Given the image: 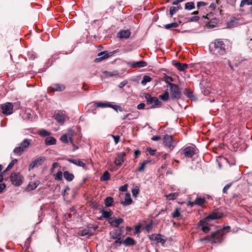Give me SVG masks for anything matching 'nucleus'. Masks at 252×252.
<instances>
[{
    "instance_id": "46",
    "label": "nucleus",
    "mask_w": 252,
    "mask_h": 252,
    "mask_svg": "<svg viewBox=\"0 0 252 252\" xmlns=\"http://www.w3.org/2000/svg\"><path fill=\"white\" fill-rule=\"evenodd\" d=\"M252 0H242L240 3V7H243L245 5H252Z\"/></svg>"
},
{
    "instance_id": "45",
    "label": "nucleus",
    "mask_w": 252,
    "mask_h": 252,
    "mask_svg": "<svg viewBox=\"0 0 252 252\" xmlns=\"http://www.w3.org/2000/svg\"><path fill=\"white\" fill-rule=\"evenodd\" d=\"M110 108H113L114 110H115L117 112H118V111H120V112L123 111V108L121 106H119V105H114V104H112L111 103Z\"/></svg>"
},
{
    "instance_id": "6",
    "label": "nucleus",
    "mask_w": 252,
    "mask_h": 252,
    "mask_svg": "<svg viewBox=\"0 0 252 252\" xmlns=\"http://www.w3.org/2000/svg\"><path fill=\"white\" fill-rule=\"evenodd\" d=\"M168 86L170 87L171 95L172 98H178L180 96V92L179 91L178 86L173 83L167 82Z\"/></svg>"
},
{
    "instance_id": "9",
    "label": "nucleus",
    "mask_w": 252,
    "mask_h": 252,
    "mask_svg": "<svg viewBox=\"0 0 252 252\" xmlns=\"http://www.w3.org/2000/svg\"><path fill=\"white\" fill-rule=\"evenodd\" d=\"M223 232L217 231L211 234L212 243H220L222 240Z\"/></svg>"
},
{
    "instance_id": "14",
    "label": "nucleus",
    "mask_w": 252,
    "mask_h": 252,
    "mask_svg": "<svg viewBox=\"0 0 252 252\" xmlns=\"http://www.w3.org/2000/svg\"><path fill=\"white\" fill-rule=\"evenodd\" d=\"M124 221V220L122 218H118V219H112L111 218L109 220V223L110 225L113 227H117L120 224L123 223Z\"/></svg>"
},
{
    "instance_id": "4",
    "label": "nucleus",
    "mask_w": 252,
    "mask_h": 252,
    "mask_svg": "<svg viewBox=\"0 0 252 252\" xmlns=\"http://www.w3.org/2000/svg\"><path fill=\"white\" fill-rule=\"evenodd\" d=\"M145 97L147 101V103L151 105L152 108L160 107L162 104L160 101L156 96H152L150 94H147Z\"/></svg>"
},
{
    "instance_id": "62",
    "label": "nucleus",
    "mask_w": 252,
    "mask_h": 252,
    "mask_svg": "<svg viewBox=\"0 0 252 252\" xmlns=\"http://www.w3.org/2000/svg\"><path fill=\"white\" fill-rule=\"evenodd\" d=\"M207 4L203 1H199L197 3V6L199 8L201 6L206 5Z\"/></svg>"
},
{
    "instance_id": "23",
    "label": "nucleus",
    "mask_w": 252,
    "mask_h": 252,
    "mask_svg": "<svg viewBox=\"0 0 252 252\" xmlns=\"http://www.w3.org/2000/svg\"><path fill=\"white\" fill-rule=\"evenodd\" d=\"M139 116V113L138 111L133 112L131 113L127 114L125 115L123 120L127 119L129 120L137 119Z\"/></svg>"
},
{
    "instance_id": "54",
    "label": "nucleus",
    "mask_w": 252,
    "mask_h": 252,
    "mask_svg": "<svg viewBox=\"0 0 252 252\" xmlns=\"http://www.w3.org/2000/svg\"><path fill=\"white\" fill-rule=\"evenodd\" d=\"M2 165L1 164H0V182H2L3 179V174L5 172H2Z\"/></svg>"
},
{
    "instance_id": "50",
    "label": "nucleus",
    "mask_w": 252,
    "mask_h": 252,
    "mask_svg": "<svg viewBox=\"0 0 252 252\" xmlns=\"http://www.w3.org/2000/svg\"><path fill=\"white\" fill-rule=\"evenodd\" d=\"M208 220H206V218L204 220H200L198 222V225L202 226H205V225L207 224V221H208Z\"/></svg>"
},
{
    "instance_id": "11",
    "label": "nucleus",
    "mask_w": 252,
    "mask_h": 252,
    "mask_svg": "<svg viewBox=\"0 0 252 252\" xmlns=\"http://www.w3.org/2000/svg\"><path fill=\"white\" fill-rule=\"evenodd\" d=\"M46 158L44 157H40L34 159L29 165V169H33L36 166L42 165L45 161Z\"/></svg>"
},
{
    "instance_id": "17",
    "label": "nucleus",
    "mask_w": 252,
    "mask_h": 252,
    "mask_svg": "<svg viewBox=\"0 0 252 252\" xmlns=\"http://www.w3.org/2000/svg\"><path fill=\"white\" fill-rule=\"evenodd\" d=\"M132 203V200L131 198L130 193H126L125 195V200L121 202V203L124 206H126L131 204Z\"/></svg>"
},
{
    "instance_id": "7",
    "label": "nucleus",
    "mask_w": 252,
    "mask_h": 252,
    "mask_svg": "<svg viewBox=\"0 0 252 252\" xmlns=\"http://www.w3.org/2000/svg\"><path fill=\"white\" fill-rule=\"evenodd\" d=\"M1 109L2 113L4 115H10L13 112V105L12 103L6 102L1 105Z\"/></svg>"
},
{
    "instance_id": "38",
    "label": "nucleus",
    "mask_w": 252,
    "mask_h": 252,
    "mask_svg": "<svg viewBox=\"0 0 252 252\" xmlns=\"http://www.w3.org/2000/svg\"><path fill=\"white\" fill-rule=\"evenodd\" d=\"M38 134L42 137L48 136L50 135L49 132L44 129H41L38 131Z\"/></svg>"
},
{
    "instance_id": "39",
    "label": "nucleus",
    "mask_w": 252,
    "mask_h": 252,
    "mask_svg": "<svg viewBox=\"0 0 252 252\" xmlns=\"http://www.w3.org/2000/svg\"><path fill=\"white\" fill-rule=\"evenodd\" d=\"M195 5L193 2H188L185 4V8L187 10H191L194 8Z\"/></svg>"
},
{
    "instance_id": "34",
    "label": "nucleus",
    "mask_w": 252,
    "mask_h": 252,
    "mask_svg": "<svg viewBox=\"0 0 252 252\" xmlns=\"http://www.w3.org/2000/svg\"><path fill=\"white\" fill-rule=\"evenodd\" d=\"M179 196L178 192H174L168 194L166 195V197L168 200H174L177 198V197Z\"/></svg>"
},
{
    "instance_id": "18",
    "label": "nucleus",
    "mask_w": 252,
    "mask_h": 252,
    "mask_svg": "<svg viewBox=\"0 0 252 252\" xmlns=\"http://www.w3.org/2000/svg\"><path fill=\"white\" fill-rule=\"evenodd\" d=\"M151 240H155L158 243H161L164 244L165 242V240L162 238L160 234H153L150 237Z\"/></svg>"
},
{
    "instance_id": "44",
    "label": "nucleus",
    "mask_w": 252,
    "mask_h": 252,
    "mask_svg": "<svg viewBox=\"0 0 252 252\" xmlns=\"http://www.w3.org/2000/svg\"><path fill=\"white\" fill-rule=\"evenodd\" d=\"M180 208H176L175 210L172 213V217L173 218H176L180 217L181 216L180 213Z\"/></svg>"
},
{
    "instance_id": "64",
    "label": "nucleus",
    "mask_w": 252,
    "mask_h": 252,
    "mask_svg": "<svg viewBox=\"0 0 252 252\" xmlns=\"http://www.w3.org/2000/svg\"><path fill=\"white\" fill-rule=\"evenodd\" d=\"M6 185L5 184H0V193L2 192L3 190L5 189Z\"/></svg>"
},
{
    "instance_id": "16",
    "label": "nucleus",
    "mask_w": 252,
    "mask_h": 252,
    "mask_svg": "<svg viewBox=\"0 0 252 252\" xmlns=\"http://www.w3.org/2000/svg\"><path fill=\"white\" fill-rule=\"evenodd\" d=\"M222 217V214L220 213L213 212L206 217V220L209 221L210 220H217Z\"/></svg>"
},
{
    "instance_id": "22",
    "label": "nucleus",
    "mask_w": 252,
    "mask_h": 252,
    "mask_svg": "<svg viewBox=\"0 0 252 252\" xmlns=\"http://www.w3.org/2000/svg\"><path fill=\"white\" fill-rule=\"evenodd\" d=\"M131 34L129 30H122L118 33V37L120 38H128Z\"/></svg>"
},
{
    "instance_id": "40",
    "label": "nucleus",
    "mask_w": 252,
    "mask_h": 252,
    "mask_svg": "<svg viewBox=\"0 0 252 252\" xmlns=\"http://www.w3.org/2000/svg\"><path fill=\"white\" fill-rule=\"evenodd\" d=\"M55 180L61 181L63 179V173L61 171H59L56 174L54 175Z\"/></svg>"
},
{
    "instance_id": "57",
    "label": "nucleus",
    "mask_w": 252,
    "mask_h": 252,
    "mask_svg": "<svg viewBox=\"0 0 252 252\" xmlns=\"http://www.w3.org/2000/svg\"><path fill=\"white\" fill-rule=\"evenodd\" d=\"M127 184H125V185L124 186H122L121 187H120L119 188V190L121 191H126L127 189Z\"/></svg>"
},
{
    "instance_id": "1",
    "label": "nucleus",
    "mask_w": 252,
    "mask_h": 252,
    "mask_svg": "<svg viewBox=\"0 0 252 252\" xmlns=\"http://www.w3.org/2000/svg\"><path fill=\"white\" fill-rule=\"evenodd\" d=\"M232 46L227 39L218 38L214 39L209 44L210 53L217 58L224 56L231 50Z\"/></svg>"
},
{
    "instance_id": "63",
    "label": "nucleus",
    "mask_w": 252,
    "mask_h": 252,
    "mask_svg": "<svg viewBox=\"0 0 252 252\" xmlns=\"http://www.w3.org/2000/svg\"><path fill=\"white\" fill-rule=\"evenodd\" d=\"M145 106V104L144 103H140L137 105V108L139 110H141L144 109Z\"/></svg>"
},
{
    "instance_id": "27",
    "label": "nucleus",
    "mask_w": 252,
    "mask_h": 252,
    "mask_svg": "<svg viewBox=\"0 0 252 252\" xmlns=\"http://www.w3.org/2000/svg\"><path fill=\"white\" fill-rule=\"evenodd\" d=\"M174 65L179 71H184L188 68L187 63H181L180 62H176Z\"/></svg>"
},
{
    "instance_id": "59",
    "label": "nucleus",
    "mask_w": 252,
    "mask_h": 252,
    "mask_svg": "<svg viewBox=\"0 0 252 252\" xmlns=\"http://www.w3.org/2000/svg\"><path fill=\"white\" fill-rule=\"evenodd\" d=\"M140 229H141V225H136L135 227V234H138L140 232Z\"/></svg>"
},
{
    "instance_id": "60",
    "label": "nucleus",
    "mask_w": 252,
    "mask_h": 252,
    "mask_svg": "<svg viewBox=\"0 0 252 252\" xmlns=\"http://www.w3.org/2000/svg\"><path fill=\"white\" fill-rule=\"evenodd\" d=\"M202 230L204 232L208 233L210 230V228L209 226H205L202 227Z\"/></svg>"
},
{
    "instance_id": "5",
    "label": "nucleus",
    "mask_w": 252,
    "mask_h": 252,
    "mask_svg": "<svg viewBox=\"0 0 252 252\" xmlns=\"http://www.w3.org/2000/svg\"><path fill=\"white\" fill-rule=\"evenodd\" d=\"M10 179L13 185L19 186L22 184L24 177L22 174L19 172H13L10 175Z\"/></svg>"
},
{
    "instance_id": "28",
    "label": "nucleus",
    "mask_w": 252,
    "mask_h": 252,
    "mask_svg": "<svg viewBox=\"0 0 252 252\" xmlns=\"http://www.w3.org/2000/svg\"><path fill=\"white\" fill-rule=\"evenodd\" d=\"M111 103L110 102H95L94 106L95 107H110Z\"/></svg>"
},
{
    "instance_id": "37",
    "label": "nucleus",
    "mask_w": 252,
    "mask_h": 252,
    "mask_svg": "<svg viewBox=\"0 0 252 252\" xmlns=\"http://www.w3.org/2000/svg\"><path fill=\"white\" fill-rule=\"evenodd\" d=\"M17 162V160L16 159H13L8 165L6 169L3 171V172H6V171L10 170L11 168H12V167H13L14 164L15 163H16Z\"/></svg>"
},
{
    "instance_id": "55",
    "label": "nucleus",
    "mask_w": 252,
    "mask_h": 252,
    "mask_svg": "<svg viewBox=\"0 0 252 252\" xmlns=\"http://www.w3.org/2000/svg\"><path fill=\"white\" fill-rule=\"evenodd\" d=\"M147 151L149 152L150 155L154 156L155 155L156 150L155 149H152L151 148H147Z\"/></svg>"
},
{
    "instance_id": "3",
    "label": "nucleus",
    "mask_w": 252,
    "mask_h": 252,
    "mask_svg": "<svg viewBox=\"0 0 252 252\" xmlns=\"http://www.w3.org/2000/svg\"><path fill=\"white\" fill-rule=\"evenodd\" d=\"M180 153L186 158H191L197 153V149L194 146L192 145L182 148Z\"/></svg>"
},
{
    "instance_id": "12",
    "label": "nucleus",
    "mask_w": 252,
    "mask_h": 252,
    "mask_svg": "<svg viewBox=\"0 0 252 252\" xmlns=\"http://www.w3.org/2000/svg\"><path fill=\"white\" fill-rule=\"evenodd\" d=\"M125 157L126 153L125 152L118 153L114 161V163L116 165L120 166L124 162Z\"/></svg>"
},
{
    "instance_id": "21",
    "label": "nucleus",
    "mask_w": 252,
    "mask_h": 252,
    "mask_svg": "<svg viewBox=\"0 0 252 252\" xmlns=\"http://www.w3.org/2000/svg\"><path fill=\"white\" fill-rule=\"evenodd\" d=\"M54 117L55 119L60 123H63L66 118L65 115L63 112H59L55 114Z\"/></svg>"
},
{
    "instance_id": "20",
    "label": "nucleus",
    "mask_w": 252,
    "mask_h": 252,
    "mask_svg": "<svg viewBox=\"0 0 252 252\" xmlns=\"http://www.w3.org/2000/svg\"><path fill=\"white\" fill-rule=\"evenodd\" d=\"M147 63L144 61H140L139 62H133L130 63V65L132 67H143L147 66Z\"/></svg>"
},
{
    "instance_id": "48",
    "label": "nucleus",
    "mask_w": 252,
    "mask_h": 252,
    "mask_svg": "<svg viewBox=\"0 0 252 252\" xmlns=\"http://www.w3.org/2000/svg\"><path fill=\"white\" fill-rule=\"evenodd\" d=\"M199 19V17L196 15L188 18L189 22H196Z\"/></svg>"
},
{
    "instance_id": "13",
    "label": "nucleus",
    "mask_w": 252,
    "mask_h": 252,
    "mask_svg": "<svg viewBox=\"0 0 252 252\" xmlns=\"http://www.w3.org/2000/svg\"><path fill=\"white\" fill-rule=\"evenodd\" d=\"M67 161L72 163L78 166L82 167L83 168H86V165L85 163L81 160L80 159H67Z\"/></svg>"
},
{
    "instance_id": "2",
    "label": "nucleus",
    "mask_w": 252,
    "mask_h": 252,
    "mask_svg": "<svg viewBox=\"0 0 252 252\" xmlns=\"http://www.w3.org/2000/svg\"><path fill=\"white\" fill-rule=\"evenodd\" d=\"M31 141V139H25L19 144L18 146L14 148L13 150L14 154L17 156H20L22 155V154L25 152L29 147Z\"/></svg>"
},
{
    "instance_id": "26",
    "label": "nucleus",
    "mask_w": 252,
    "mask_h": 252,
    "mask_svg": "<svg viewBox=\"0 0 252 252\" xmlns=\"http://www.w3.org/2000/svg\"><path fill=\"white\" fill-rule=\"evenodd\" d=\"M151 162V160H144L142 163H140L139 167L137 169L136 171L139 172H142L145 170L146 166Z\"/></svg>"
},
{
    "instance_id": "24",
    "label": "nucleus",
    "mask_w": 252,
    "mask_h": 252,
    "mask_svg": "<svg viewBox=\"0 0 252 252\" xmlns=\"http://www.w3.org/2000/svg\"><path fill=\"white\" fill-rule=\"evenodd\" d=\"M63 177L68 182L72 181L74 178V176L73 174L70 173L68 171H65L63 173Z\"/></svg>"
},
{
    "instance_id": "31",
    "label": "nucleus",
    "mask_w": 252,
    "mask_h": 252,
    "mask_svg": "<svg viewBox=\"0 0 252 252\" xmlns=\"http://www.w3.org/2000/svg\"><path fill=\"white\" fill-rule=\"evenodd\" d=\"M121 233L118 230H114L110 232V237L112 239H116L120 237Z\"/></svg>"
},
{
    "instance_id": "42",
    "label": "nucleus",
    "mask_w": 252,
    "mask_h": 252,
    "mask_svg": "<svg viewBox=\"0 0 252 252\" xmlns=\"http://www.w3.org/2000/svg\"><path fill=\"white\" fill-rule=\"evenodd\" d=\"M159 97L164 101H167L169 98V93L167 91H166L163 94L159 96Z\"/></svg>"
},
{
    "instance_id": "19",
    "label": "nucleus",
    "mask_w": 252,
    "mask_h": 252,
    "mask_svg": "<svg viewBox=\"0 0 252 252\" xmlns=\"http://www.w3.org/2000/svg\"><path fill=\"white\" fill-rule=\"evenodd\" d=\"M110 55L105 51L101 52L98 54V58L95 59V62L96 63L99 62L102 60L108 58Z\"/></svg>"
},
{
    "instance_id": "51",
    "label": "nucleus",
    "mask_w": 252,
    "mask_h": 252,
    "mask_svg": "<svg viewBox=\"0 0 252 252\" xmlns=\"http://www.w3.org/2000/svg\"><path fill=\"white\" fill-rule=\"evenodd\" d=\"M122 243L123 239L121 237H119L116 239V240L115 241L114 245L116 246V247H118L120 246Z\"/></svg>"
},
{
    "instance_id": "35",
    "label": "nucleus",
    "mask_w": 252,
    "mask_h": 252,
    "mask_svg": "<svg viewBox=\"0 0 252 252\" xmlns=\"http://www.w3.org/2000/svg\"><path fill=\"white\" fill-rule=\"evenodd\" d=\"M152 80V78L148 75H144L143 79L141 81V84L143 85H146L147 83L151 82Z\"/></svg>"
},
{
    "instance_id": "53",
    "label": "nucleus",
    "mask_w": 252,
    "mask_h": 252,
    "mask_svg": "<svg viewBox=\"0 0 252 252\" xmlns=\"http://www.w3.org/2000/svg\"><path fill=\"white\" fill-rule=\"evenodd\" d=\"M111 136L114 139L115 144H117L120 141V136L119 135H114L112 134L111 135Z\"/></svg>"
},
{
    "instance_id": "33",
    "label": "nucleus",
    "mask_w": 252,
    "mask_h": 252,
    "mask_svg": "<svg viewBox=\"0 0 252 252\" xmlns=\"http://www.w3.org/2000/svg\"><path fill=\"white\" fill-rule=\"evenodd\" d=\"M110 178V174L108 171H105L100 177V180L101 181H108Z\"/></svg>"
},
{
    "instance_id": "8",
    "label": "nucleus",
    "mask_w": 252,
    "mask_h": 252,
    "mask_svg": "<svg viewBox=\"0 0 252 252\" xmlns=\"http://www.w3.org/2000/svg\"><path fill=\"white\" fill-rule=\"evenodd\" d=\"M163 144L164 145L169 148L171 150L175 146V142L173 141L172 136L169 135H165L163 138Z\"/></svg>"
},
{
    "instance_id": "58",
    "label": "nucleus",
    "mask_w": 252,
    "mask_h": 252,
    "mask_svg": "<svg viewBox=\"0 0 252 252\" xmlns=\"http://www.w3.org/2000/svg\"><path fill=\"white\" fill-rule=\"evenodd\" d=\"M199 242L206 241V242H212L211 236L210 237V238H208L207 237H205L204 238H200V239H199Z\"/></svg>"
},
{
    "instance_id": "43",
    "label": "nucleus",
    "mask_w": 252,
    "mask_h": 252,
    "mask_svg": "<svg viewBox=\"0 0 252 252\" xmlns=\"http://www.w3.org/2000/svg\"><path fill=\"white\" fill-rule=\"evenodd\" d=\"M80 235L82 236H86V235H92L91 232L90 231L89 229H84L80 231Z\"/></svg>"
},
{
    "instance_id": "32",
    "label": "nucleus",
    "mask_w": 252,
    "mask_h": 252,
    "mask_svg": "<svg viewBox=\"0 0 252 252\" xmlns=\"http://www.w3.org/2000/svg\"><path fill=\"white\" fill-rule=\"evenodd\" d=\"M114 203V199L111 196L107 197L104 200V204L106 207H111Z\"/></svg>"
},
{
    "instance_id": "10",
    "label": "nucleus",
    "mask_w": 252,
    "mask_h": 252,
    "mask_svg": "<svg viewBox=\"0 0 252 252\" xmlns=\"http://www.w3.org/2000/svg\"><path fill=\"white\" fill-rule=\"evenodd\" d=\"M65 87L62 84L55 83L52 84L48 89L49 92L52 93L54 92H62L65 90Z\"/></svg>"
},
{
    "instance_id": "30",
    "label": "nucleus",
    "mask_w": 252,
    "mask_h": 252,
    "mask_svg": "<svg viewBox=\"0 0 252 252\" xmlns=\"http://www.w3.org/2000/svg\"><path fill=\"white\" fill-rule=\"evenodd\" d=\"M56 139L53 137H48L46 138L45 143L47 146L55 145L56 143Z\"/></svg>"
},
{
    "instance_id": "25",
    "label": "nucleus",
    "mask_w": 252,
    "mask_h": 252,
    "mask_svg": "<svg viewBox=\"0 0 252 252\" xmlns=\"http://www.w3.org/2000/svg\"><path fill=\"white\" fill-rule=\"evenodd\" d=\"M124 244L126 246H133L135 244V241L131 237H126L123 242Z\"/></svg>"
},
{
    "instance_id": "36",
    "label": "nucleus",
    "mask_w": 252,
    "mask_h": 252,
    "mask_svg": "<svg viewBox=\"0 0 252 252\" xmlns=\"http://www.w3.org/2000/svg\"><path fill=\"white\" fill-rule=\"evenodd\" d=\"M101 214L103 218L105 219H109L111 216L112 213L110 210L108 211L102 210L101 211Z\"/></svg>"
},
{
    "instance_id": "49",
    "label": "nucleus",
    "mask_w": 252,
    "mask_h": 252,
    "mask_svg": "<svg viewBox=\"0 0 252 252\" xmlns=\"http://www.w3.org/2000/svg\"><path fill=\"white\" fill-rule=\"evenodd\" d=\"M179 8L178 7L174 6L171 7L170 8V14L171 16L172 17L173 14H175L179 10Z\"/></svg>"
},
{
    "instance_id": "41",
    "label": "nucleus",
    "mask_w": 252,
    "mask_h": 252,
    "mask_svg": "<svg viewBox=\"0 0 252 252\" xmlns=\"http://www.w3.org/2000/svg\"><path fill=\"white\" fill-rule=\"evenodd\" d=\"M178 26H179V24L176 22H174V23H172L170 24L165 25L164 26V28L166 29H170L173 28H177Z\"/></svg>"
},
{
    "instance_id": "56",
    "label": "nucleus",
    "mask_w": 252,
    "mask_h": 252,
    "mask_svg": "<svg viewBox=\"0 0 252 252\" xmlns=\"http://www.w3.org/2000/svg\"><path fill=\"white\" fill-rule=\"evenodd\" d=\"M231 184H228L225 186V187L223 188L222 191L224 193H226L227 190L230 188L231 187Z\"/></svg>"
},
{
    "instance_id": "61",
    "label": "nucleus",
    "mask_w": 252,
    "mask_h": 252,
    "mask_svg": "<svg viewBox=\"0 0 252 252\" xmlns=\"http://www.w3.org/2000/svg\"><path fill=\"white\" fill-rule=\"evenodd\" d=\"M28 188L29 190H33L36 189V186H33L32 183H30L28 186Z\"/></svg>"
},
{
    "instance_id": "52",
    "label": "nucleus",
    "mask_w": 252,
    "mask_h": 252,
    "mask_svg": "<svg viewBox=\"0 0 252 252\" xmlns=\"http://www.w3.org/2000/svg\"><path fill=\"white\" fill-rule=\"evenodd\" d=\"M219 0H216L215 2H212L209 6V7L212 9V10H214L216 6H217V5L219 3Z\"/></svg>"
},
{
    "instance_id": "47",
    "label": "nucleus",
    "mask_w": 252,
    "mask_h": 252,
    "mask_svg": "<svg viewBox=\"0 0 252 252\" xmlns=\"http://www.w3.org/2000/svg\"><path fill=\"white\" fill-rule=\"evenodd\" d=\"M132 193L133 196L136 197L139 194L140 190L138 187H136L132 189Z\"/></svg>"
},
{
    "instance_id": "15",
    "label": "nucleus",
    "mask_w": 252,
    "mask_h": 252,
    "mask_svg": "<svg viewBox=\"0 0 252 252\" xmlns=\"http://www.w3.org/2000/svg\"><path fill=\"white\" fill-rule=\"evenodd\" d=\"M68 139L70 141V143L74 146V144L73 140L71 137V135H70L69 133L67 134V135L63 134V135H62L61 136V137L60 138V140H61V141L64 143H67L68 142Z\"/></svg>"
},
{
    "instance_id": "29",
    "label": "nucleus",
    "mask_w": 252,
    "mask_h": 252,
    "mask_svg": "<svg viewBox=\"0 0 252 252\" xmlns=\"http://www.w3.org/2000/svg\"><path fill=\"white\" fill-rule=\"evenodd\" d=\"M206 202V200L204 197H197L194 201V203L196 205L202 206Z\"/></svg>"
}]
</instances>
